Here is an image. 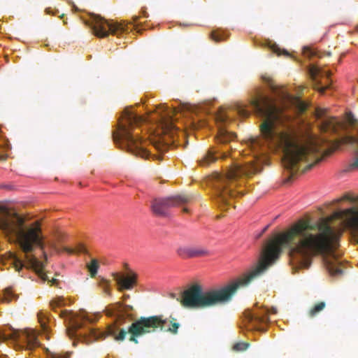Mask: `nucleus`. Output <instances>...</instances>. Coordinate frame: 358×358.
<instances>
[{
  "instance_id": "8",
  "label": "nucleus",
  "mask_w": 358,
  "mask_h": 358,
  "mask_svg": "<svg viewBox=\"0 0 358 358\" xmlns=\"http://www.w3.org/2000/svg\"><path fill=\"white\" fill-rule=\"evenodd\" d=\"M90 27L94 34L99 38L107 37L110 34L118 36L127 31V24L124 22L108 21L99 15L92 17Z\"/></svg>"
},
{
  "instance_id": "41",
  "label": "nucleus",
  "mask_w": 358,
  "mask_h": 358,
  "mask_svg": "<svg viewBox=\"0 0 358 358\" xmlns=\"http://www.w3.org/2000/svg\"><path fill=\"white\" fill-rule=\"evenodd\" d=\"M103 282L104 283V285L106 286H108V285H109L108 282L106 280H103Z\"/></svg>"
},
{
  "instance_id": "3",
  "label": "nucleus",
  "mask_w": 358,
  "mask_h": 358,
  "mask_svg": "<svg viewBox=\"0 0 358 358\" xmlns=\"http://www.w3.org/2000/svg\"><path fill=\"white\" fill-rule=\"evenodd\" d=\"M0 229L8 236L15 238L20 255L17 257L11 254L16 266H26L33 268L43 280H48L52 285H56L57 280H49L43 272L47 262L45 252L44 236L41 224L38 220L26 222L17 214H12L6 209L0 210Z\"/></svg>"
},
{
  "instance_id": "17",
  "label": "nucleus",
  "mask_w": 358,
  "mask_h": 358,
  "mask_svg": "<svg viewBox=\"0 0 358 358\" xmlns=\"http://www.w3.org/2000/svg\"><path fill=\"white\" fill-rule=\"evenodd\" d=\"M326 307L324 301H319L316 303L308 311V316L314 317L322 311Z\"/></svg>"
},
{
  "instance_id": "11",
  "label": "nucleus",
  "mask_w": 358,
  "mask_h": 358,
  "mask_svg": "<svg viewBox=\"0 0 358 358\" xmlns=\"http://www.w3.org/2000/svg\"><path fill=\"white\" fill-rule=\"evenodd\" d=\"M115 280L119 285V290L122 291L124 289H131L136 282V276L133 274L131 276L124 277L119 273L113 274Z\"/></svg>"
},
{
  "instance_id": "28",
  "label": "nucleus",
  "mask_w": 358,
  "mask_h": 358,
  "mask_svg": "<svg viewBox=\"0 0 358 358\" xmlns=\"http://www.w3.org/2000/svg\"><path fill=\"white\" fill-rule=\"evenodd\" d=\"M262 80L265 82L272 90H275V87L274 85V82L273 79L268 75L262 76Z\"/></svg>"
},
{
  "instance_id": "22",
  "label": "nucleus",
  "mask_w": 358,
  "mask_h": 358,
  "mask_svg": "<svg viewBox=\"0 0 358 358\" xmlns=\"http://www.w3.org/2000/svg\"><path fill=\"white\" fill-rule=\"evenodd\" d=\"M63 250H64V251L66 252L69 254L86 253L87 252V250H86L85 247L82 244H79L78 245L76 246V248H70L64 247Z\"/></svg>"
},
{
  "instance_id": "15",
  "label": "nucleus",
  "mask_w": 358,
  "mask_h": 358,
  "mask_svg": "<svg viewBox=\"0 0 358 358\" xmlns=\"http://www.w3.org/2000/svg\"><path fill=\"white\" fill-rule=\"evenodd\" d=\"M210 255V251L205 247L192 246L190 258L206 257Z\"/></svg>"
},
{
  "instance_id": "16",
  "label": "nucleus",
  "mask_w": 358,
  "mask_h": 358,
  "mask_svg": "<svg viewBox=\"0 0 358 358\" xmlns=\"http://www.w3.org/2000/svg\"><path fill=\"white\" fill-rule=\"evenodd\" d=\"M309 73L313 80H315L318 76H326L329 78L331 76L329 71L314 65L310 67Z\"/></svg>"
},
{
  "instance_id": "10",
  "label": "nucleus",
  "mask_w": 358,
  "mask_h": 358,
  "mask_svg": "<svg viewBox=\"0 0 358 358\" xmlns=\"http://www.w3.org/2000/svg\"><path fill=\"white\" fill-rule=\"evenodd\" d=\"M269 321L268 310L262 309L257 311L246 310L244 313L243 322L248 329H256L258 331H264L259 328L262 323H267Z\"/></svg>"
},
{
  "instance_id": "46",
  "label": "nucleus",
  "mask_w": 358,
  "mask_h": 358,
  "mask_svg": "<svg viewBox=\"0 0 358 358\" xmlns=\"http://www.w3.org/2000/svg\"><path fill=\"white\" fill-rule=\"evenodd\" d=\"M357 31H358V27H357Z\"/></svg>"
},
{
  "instance_id": "5",
  "label": "nucleus",
  "mask_w": 358,
  "mask_h": 358,
  "mask_svg": "<svg viewBox=\"0 0 358 358\" xmlns=\"http://www.w3.org/2000/svg\"><path fill=\"white\" fill-rule=\"evenodd\" d=\"M260 170L252 162L244 165L234 164L225 173H215L211 179V185L214 189V196L217 202L224 206L231 205L230 199L242 196L244 192L235 191L234 186L239 185L238 179L243 176H251Z\"/></svg>"
},
{
  "instance_id": "13",
  "label": "nucleus",
  "mask_w": 358,
  "mask_h": 358,
  "mask_svg": "<svg viewBox=\"0 0 358 358\" xmlns=\"http://www.w3.org/2000/svg\"><path fill=\"white\" fill-rule=\"evenodd\" d=\"M236 135L234 132H229L224 128H220L217 134V141L222 143H226L234 140Z\"/></svg>"
},
{
  "instance_id": "20",
  "label": "nucleus",
  "mask_w": 358,
  "mask_h": 358,
  "mask_svg": "<svg viewBox=\"0 0 358 358\" xmlns=\"http://www.w3.org/2000/svg\"><path fill=\"white\" fill-rule=\"evenodd\" d=\"M192 246H180L177 248L176 252L182 258H190Z\"/></svg>"
},
{
  "instance_id": "29",
  "label": "nucleus",
  "mask_w": 358,
  "mask_h": 358,
  "mask_svg": "<svg viewBox=\"0 0 358 358\" xmlns=\"http://www.w3.org/2000/svg\"><path fill=\"white\" fill-rule=\"evenodd\" d=\"M303 53L306 57H311L316 55V52L314 50L310 49L308 47H305L303 49Z\"/></svg>"
},
{
  "instance_id": "37",
  "label": "nucleus",
  "mask_w": 358,
  "mask_h": 358,
  "mask_svg": "<svg viewBox=\"0 0 358 358\" xmlns=\"http://www.w3.org/2000/svg\"><path fill=\"white\" fill-rule=\"evenodd\" d=\"M81 320H87V321H88V322H92V320L89 319V318H88L87 317H86V316H83V317H82V319H81Z\"/></svg>"
},
{
  "instance_id": "30",
  "label": "nucleus",
  "mask_w": 358,
  "mask_h": 358,
  "mask_svg": "<svg viewBox=\"0 0 358 358\" xmlns=\"http://www.w3.org/2000/svg\"><path fill=\"white\" fill-rule=\"evenodd\" d=\"M38 320H39V322L41 324L42 329L44 331H48V326H47V324H46V322L45 321V317H43L42 315V313L38 314Z\"/></svg>"
},
{
  "instance_id": "7",
  "label": "nucleus",
  "mask_w": 358,
  "mask_h": 358,
  "mask_svg": "<svg viewBox=\"0 0 358 358\" xmlns=\"http://www.w3.org/2000/svg\"><path fill=\"white\" fill-rule=\"evenodd\" d=\"M127 308L129 310L133 309L131 306H125L123 307L122 303L120 302L112 305L110 308L107 309L106 314L109 316L115 317V322L108 325L106 331L90 328L89 329V334L96 340L99 338L103 339L107 336H111L116 341H123L125 339L127 334H130L128 331L129 328L126 329L122 327L126 318L129 315L127 313ZM130 326L131 324L128 327Z\"/></svg>"
},
{
  "instance_id": "19",
  "label": "nucleus",
  "mask_w": 358,
  "mask_h": 358,
  "mask_svg": "<svg viewBox=\"0 0 358 358\" xmlns=\"http://www.w3.org/2000/svg\"><path fill=\"white\" fill-rule=\"evenodd\" d=\"M17 299V296L13 292L12 288H6L3 292V301L6 302H10Z\"/></svg>"
},
{
  "instance_id": "6",
  "label": "nucleus",
  "mask_w": 358,
  "mask_h": 358,
  "mask_svg": "<svg viewBox=\"0 0 358 358\" xmlns=\"http://www.w3.org/2000/svg\"><path fill=\"white\" fill-rule=\"evenodd\" d=\"M180 324L173 317L164 319L162 315L141 317L131 324L129 327V341L138 343V338L157 331H168L173 334L178 333Z\"/></svg>"
},
{
  "instance_id": "18",
  "label": "nucleus",
  "mask_w": 358,
  "mask_h": 358,
  "mask_svg": "<svg viewBox=\"0 0 358 358\" xmlns=\"http://www.w3.org/2000/svg\"><path fill=\"white\" fill-rule=\"evenodd\" d=\"M247 106L241 103H237L234 105V110L237 114L241 117H248L250 115V111L247 110Z\"/></svg>"
},
{
  "instance_id": "33",
  "label": "nucleus",
  "mask_w": 358,
  "mask_h": 358,
  "mask_svg": "<svg viewBox=\"0 0 358 358\" xmlns=\"http://www.w3.org/2000/svg\"><path fill=\"white\" fill-rule=\"evenodd\" d=\"M259 141L257 138H252L250 141V145L252 147V148H256L257 145H259Z\"/></svg>"
},
{
  "instance_id": "42",
  "label": "nucleus",
  "mask_w": 358,
  "mask_h": 358,
  "mask_svg": "<svg viewBox=\"0 0 358 358\" xmlns=\"http://www.w3.org/2000/svg\"><path fill=\"white\" fill-rule=\"evenodd\" d=\"M129 294L124 295V299H129Z\"/></svg>"
},
{
  "instance_id": "1",
  "label": "nucleus",
  "mask_w": 358,
  "mask_h": 358,
  "mask_svg": "<svg viewBox=\"0 0 358 358\" xmlns=\"http://www.w3.org/2000/svg\"><path fill=\"white\" fill-rule=\"evenodd\" d=\"M333 214L312 223L300 220L287 231L274 235L264 244L258 265L244 277L219 289L203 291L194 284L182 293L181 304L186 308H205L229 302L240 286L248 285L279 258L282 248L289 249L290 261L296 267L307 268L311 258L321 255L329 273L333 275Z\"/></svg>"
},
{
  "instance_id": "39",
  "label": "nucleus",
  "mask_w": 358,
  "mask_h": 358,
  "mask_svg": "<svg viewBox=\"0 0 358 358\" xmlns=\"http://www.w3.org/2000/svg\"><path fill=\"white\" fill-rule=\"evenodd\" d=\"M182 211L184 213H189V209L186 207L183 208Z\"/></svg>"
},
{
  "instance_id": "43",
  "label": "nucleus",
  "mask_w": 358,
  "mask_h": 358,
  "mask_svg": "<svg viewBox=\"0 0 358 358\" xmlns=\"http://www.w3.org/2000/svg\"><path fill=\"white\" fill-rule=\"evenodd\" d=\"M5 188H7L8 189H11V186L10 185H5L4 186Z\"/></svg>"
},
{
  "instance_id": "9",
  "label": "nucleus",
  "mask_w": 358,
  "mask_h": 358,
  "mask_svg": "<svg viewBox=\"0 0 358 358\" xmlns=\"http://www.w3.org/2000/svg\"><path fill=\"white\" fill-rule=\"evenodd\" d=\"M192 196L189 194H180L174 196L155 199L152 201L151 208L152 212L157 216H169V209L173 207L180 206L190 202Z\"/></svg>"
},
{
  "instance_id": "4",
  "label": "nucleus",
  "mask_w": 358,
  "mask_h": 358,
  "mask_svg": "<svg viewBox=\"0 0 358 358\" xmlns=\"http://www.w3.org/2000/svg\"><path fill=\"white\" fill-rule=\"evenodd\" d=\"M176 110L170 109L165 106L155 108L156 117H143L137 114L131 108H126L119 122L118 130L113 134L114 141H122V146L127 152L143 159H148L151 155L138 137V134L134 133V130L141 124L147 121L155 122L158 127L162 128L164 134H169L173 136L176 131L173 124V116Z\"/></svg>"
},
{
  "instance_id": "38",
  "label": "nucleus",
  "mask_w": 358,
  "mask_h": 358,
  "mask_svg": "<svg viewBox=\"0 0 358 358\" xmlns=\"http://www.w3.org/2000/svg\"><path fill=\"white\" fill-rule=\"evenodd\" d=\"M221 118L222 122H226L227 120L228 116L226 115L224 117H222Z\"/></svg>"
},
{
  "instance_id": "23",
  "label": "nucleus",
  "mask_w": 358,
  "mask_h": 358,
  "mask_svg": "<svg viewBox=\"0 0 358 358\" xmlns=\"http://www.w3.org/2000/svg\"><path fill=\"white\" fill-rule=\"evenodd\" d=\"M227 36L219 31H213L210 33V38L216 43L225 40Z\"/></svg>"
},
{
  "instance_id": "35",
  "label": "nucleus",
  "mask_w": 358,
  "mask_h": 358,
  "mask_svg": "<svg viewBox=\"0 0 358 358\" xmlns=\"http://www.w3.org/2000/svg\"><path fill=\"white\" fill-rule=\"evenodd\" d=\"M325 127H326V129H330V128H331V127H334V123H333V122H327V124H326Z\"/></svg>"
},
{
  "instance_id": "14",
  "label": "nucleus",
  "mask_w": 358,
  "mask_h": 358,
  "mask_svg": "<svg viewBox=\"0 0 358 358\" xmlns=\"http://www.w3.org/2000/svg\"><path fill=\"white\" fill-rule=\"evenodd\" d=\"M216 152H217L213 149L209 150L199 160V164L205 166L215 162L217 159V157L215 156Z\"/></svg>"
},
{
  "instance_id": "21",
  "label": "nucleus",
  "mask_w": 358,
  "mask_h": 358,
  "mask_svg": "<svg viewBox=\"0 0 358 358\" xmlns=\"http://www.w3.org/2000/svg\"><path fill=\"white\" fill-rule=\"evenodd\" d=\"M87 267L90 273L91 277H95L99 267L98 261L95 259H92L91 262L87 265Z\"/></svg>"
},
{
  "instance_id": "31",
  "label": "nucleus",
  "mask_w": 358,
  "mask_h": 358,
  "mask_svg": "<svg viewBox=\"0 0 358 358\" xmlns=\"http://www.w3.org/2000/svg\"><path fill=\"white\" fill-rule=\"evenodd\" d=\"M50 358H69V355H62L56 352H51L50 355Z\"/></svg>"
},
{
  "instance_id": "34",
  "label": "nucleus",
  "mask_w": 358,
  "mask_h": 358,
  "mask_svg": "<svg viewBox=\"0 0 358 358\" xmlns=\"http://www.w3.org/2000/svg\"><path fill=\"white\" fill-rule=\"evenodd\" d=\"M329 87V85L325 87H316V90L320 93L324 94L325 90Z\"/></svg>"
},
{
  "instance_id": "25",
  "label": "nucleus",
  "mask_w": 358,
  "mask_h": 358,
  "mask_svg": "<svg viewBox=\"0 0 358 358\" xmlns=\"http://www.w3.org/2000/svg\"><path fill=\"white\" fill-rule=\"evenodd\" d=\"M249 345L250 344L246 342H238L233 345L232 349L236 352L243 351L245 350Z\"/></svg>"
},
{
  "instance_id": "12",
  "label": "nucleus",
  "mask_w": 358,
  "mask_h": 358,
  "mask_svg": "<svg viewBox=\"0 0 358 358\" xmlns=\"http://www.w3.org/2000/svg\"><path fill=\"white\" fill-rule=\"evenodd\" d=\"M59 316L62 318H69L71 322L73 329L69 330V335L70 336H73V334H76V331L83 327L82 322L79 321L78 318H76L74 313L71 311L66 310H62L59 313Z\"/></svg>"
},
{
  "instance_id": "2",
  "label": "nucleus",
  "mask_w": 358,
  "mask_h": 358,
  "mask_svg": "<svg viewBox=\"0 0 358 358\" xmlns=\"http://www.w3.org/2000/svg\"><path fill=\"white\" fill-rule=\"evenodd\" d=\"M249 104L252 110L264 118L260 126L263 139L283 150L282 164L290 176L299 171L306 172L322 160L324 152L315 142L306 144L298 142L291 119L278 108L275 101L259 91L250 95Z\"/></svg>"
},
{
  "instance_id": "26",
  "label": "nucleus",
  "mask_w": 358,
  "mask_h": 358,
  "mask_svg": "<svg viewBox=\"0 0 358 358\" xmlns=\"http://www.w3.org/2000/svg\"><path fill=\"white\" fill-rule=\"evenodd\" d=\"M294 103L296 106V108H297L298 110L300 113H303L304 111H306V108L308 107L307 104L306 103H304L299 98H294Z\"/></svg>"
},
{
  "instance_id": "24",
  "label": "nucleus",
  "mask_w": 358,
  "mask_h": 358,
  "mask_svg": "<svg viewBox=\"0 0 358 358\" xmlns=\"http://www.w3.org/2000/svg\"><path fill=\"white\" fill-rule=\"evenodd\" d=\"M65 305L64 299L62 297H58L53 299L50 302V306L52 310H55L57 308H60Z\"/></svg>"
},
{
  "instance_id": "32",
  "label": "nucleus",
  "mask_w": 358,
  "mask_h": 358,
  "mask_svg": "<svg viewBox=\"0 0 358 358\" xmlns=\"http://www.w3.org/2000/svg\"><path fill=\"white\" fill-rule=\"evenodd\" d=\"M340 201H350L352 203H355L357 201V199L354 197H352L349 195H344Z\"/></svg>"
},
{
  "instance_id": "45",
  "label": "nucleus",
  "mask_w": 358,
  "mask_h": 358,
  "mask_svg": "<svg viewBox=\"0 0 358 358\" xmlns=\"http://www.w3.org/2000/svg\"><path fill=\"white\" fill-rule=\"evenodd\" d=\"M267 228H268V226H266V227L264 229L263 232H264V231L267 229Z\"/></svg>"
},
{
  "instance_id": "27",
  "label": "nucleus",
  "mask_w": 358,
  "mask_h": 358,
  "mask_svg": "<svg viewBox=\"0 0 358 358\" xmlns=\"http://www.w3.org/2000/svg\"><path fill=\"white\" fill-rule=\"evenodd\" d=\"M271 49L272 50V51L274 53H275L278 56L282 55H285L286 57H289V53L286 50H281L276 45H271Z\"/></svg>"
},
{
  "instance_id": "44",
  "label": "nucleus",
  "mask_w": 358,
  "mask_h": 358,
  "mask_svg": "<svg viewBox=\"0 0 358 358\" xmlns=\"http://www.w3.org/2000/svg\"><path fill=\"white\" fill-rule=\"evenodd\" d=\"M154 145H155V147L156 148V149L159 150V145L155 144Z\"/></svg>"
},
{
  "instance_id": "40",
  "label": "nucleus",
  "mask_w": 358,
  "mask_h": 358,
  "mask_svg": "<svg viewBox=\"0 0 358 358\" xmlns=\"http://www.w3.org/2000/svg\"><path fill=\"white\" fill-rule=\"evenodd\" d=\"M45 12H46V13H47V14H50V13H51V10H50V8H46V9H45Z\"/></svg>"
},
{
  "instance_id": "36",
  "label": "nucleus",
  "mask_w": 358,
  "mask_h": 358,
  "mask_svg": "<svg viewBox=\"0 0 358 358\" xmlns=\"http://www.w3.org/2000/svg\"><path fill=\"white\" fill-rule=\"evenodd\" d=\"M7 159V155L3 154H0V161H5Z\"/></svg>"
}]
</instances>
